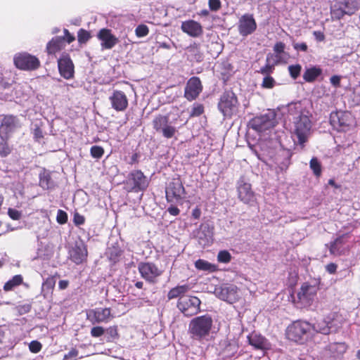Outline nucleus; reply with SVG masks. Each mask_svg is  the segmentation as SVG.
<instances>
[{
	"label": "nucleus",
	"mask_w": 360,
	"mask_h": 360,
	"mask_svg": "<svg viewBox=\"0 0 360 360\" xmlns=\"http://www.w3.org/2000/svg\"><path fill=\"white\" fill-rule=\"evenodd\" d=\"M213 319L211 315L206 314L192 319L188 324V333L193 340L199 342L210 340Z\"/></svg>",
	"instance_id": "nucleus-1"
},
{
	"label": "nucleus",
	"mask_w": 360,
	"mask_h": 360,
	"mask_svg": "<svg viewBox=\"0 0 360 360\" xmlns=\"http://www.w3.org/2000/svg\"><path fill=\"white\" fill-rule=\"evenodd\" d=\"M314 331L322 334H328L329 328L327 326H325L324 328H320L319 326H312L307 321H298L288 327L287 336L290 340L303 343L311 336Z\"/></svg>",
	"instance_id": "nucleus-2"
},
{
	"label": "nucleus",
	"mask_w": 360,
	"mask_h": 360,
	"mask_svg": "<svg viewBox=\"0 0 360 360\" xmlns=\"http://www.w3.org/2000/svg\"><path fill=\"white\" fill-rule=\"evenodd\" d=\"M186 191L180 176L172 178L165 187V198L169 203L182 204Z\"/></svg>",
	"instance_id": "nucleus-3"
},
{
	"label": "nucleus",
	"mask_w": 360,
	"mask_h": 360,
	"mask_svg": "<svg viewBox=\"0 0 360 360\" xmlns=\"http://www.w3.org/2000/svg\"><path fill=\"white\" fill-rule=\"evenodd\" d=\"M149 184L147 177L139 169L133 170L124 181V188L127 193H139L146 190Z\"/></svg>",
	"instance_id": "nucleus-4"
},
{
	"label": "nucleus",
	"mask_w": 360,
	"mask_h": 360,
	"mask_svg": "<svg viewBox=\"0 0 360 360\" xmlns=\"http://www.w3.org/2000/svg\"><path fill=\"white\" fill-rule=\"evenodd\" d=\"M200 300L193 295H188L178 299L176 307L186 316L196 315L200 311Z\"/></svg>",
	"instance_id": "nucleus-5"
},
{
	"label": "nucleus",
	"mask_w": 360,
	"mask_h": 360,
	"mask_svg": "<svg viewBox=\"0 0 360 360\" xmlns=\"http://www.w3.org/2000/svg\"><path fill=\"white\" fill-rule=\"evenodd\" d=\"M138 271L142 278L149 283H157L163 271L152 262H141L138 264Z\"/></svg>",
	"instance_id": "nucleus-6"
},
{
	"label": "nucleus",
	"mask_w": 360,
	"mask_h": 360,
	"mask_svg": "<svg viewBox=\"0 0 360 360\" xmlns=\"http://www.w3.org/2000/svg\"><path fill=\"white\" fill-rule=\"evenodd\" d=\"M276 114L275 112L269 111L251 120L249 124L257 131H264L273 128L276 124Z\"/></svg>",
	"instance_id": "nucleus-7"
},
{
	"label": "nucleus",
	"mask_w": 360,
	"mask_h": 360,
	"mask_svg": "<svg viewBox=\"0 0 360 360\" xmlns=\"http://www.w3.org/2000/svg\"><path fill=\"white\" fill-rule=\"evenodd\" d=\"M153 127L166 139L172 138L177 132L176 128L169 123L168 115H158L155 116L153 120Z\"/></svg>",
	"instance_id": "nucleus-8"
},
{
	"label": "nucleus",
	"mask_w": 360,
	"mask_h": 360,
	"mask_svg": "<svg viewBox=\"0 0 360 360\" xmlns=\"http://www.w3.org/2000/svg\"><path fill=\"white\" fill-rule=\"evenodd\" d=\"M238 99L233 91H225L221 96L218 103L219 110L224 117H230L237 110Z\"/></svg>",
	"instance_id": "nucleus-9"
},
{
	"label": "nucleus",
	"mask_w": 360,
	"mask_h": 360,
	"mask_svg": "<svg viewBox=\"0 0 360 360\" xmlns=\"http://www.w3.org/2000/svg\"><path fill=\"white\" fill-rule=\"evenodd\" d=\"M293 123L294 131L298 139V143L303 145L307 141V135L311 127V121L307 115L302 114L296 117Z\"/></svg>",
	"instance_id": "nucleus-10"
},
{
	"label": "nucleus",
	"mask_w": 360,
	"mask_h": 360,
	"mask_svg": "<svg viewBox=\"0 0 360 360\" xmlns=\"http://www.w3.org/2000/svg\"><path fill=\"white\" fill-rule=\"evenodd\" d=\"M13 61L15 67L22 70H34L40 66L38 58L25 52L16 54Z\"/></svg>",
	"instance_id": "nucleus-11"
},
{
	"label": "nucleus",
	"mask_w": 360,
	"mask_h": 360,
	"mask_svg": "<svg viewBox=\"0 0 360 360\" xmlns=\"http://www.w3.org/2000/svg\"><path fill=\"white\" fill-rule=\"evenodd\" d=\"M330 123L338 131H346L351 124V114L346 111L332 112L330 115Z\"/></svg>",
	"instance_id": "nucleus-12"
},
{
	"label": "nucleus",
	"mask_w": 360,
	"mask_h": 360,
	"mask_svg": "<svg viewBox=\"0 0 360 360\" xmlns=\"http://www.w3.org/2000/svg\"><path fill=\"white\" fill-rule=\"evenodd\" d=\"M317 288L315 285L303 283L297 292V301L294 300L300 304V307L309 306L316 295Z\"/></svg>",
	"instance_id": "nucleus-13"
},
{
	"label": "nucleus",
	"mask_w": 360,
	"mask_h": 360,
	"mask_svg": "<svg viewBox=\"0 0 360 360\" xmlns=\"http://www.w3.org/2000/svg\"><path fill=\"white\" fill-rule=\"evenodd\" d=\"M203 89L202 82L198 77L193 76L186 82L184 89V98L188 101L195 100Z\"/></svg>",
	"instance_id": "nucleus-14"
},
{
	"label": "nucleus",
	"mask_w": 360,
	"mask_h": 360,
	"mask_svg": "<svg viewBox=\"0 0 360 360\" xmlns=\"http://www.w3.org/2000/svg\"><path fill=\"white\" fill-rule=\"evenodd\" d=\"M58 71L61 77L70 79L75 75V65L68 53H63L58 60Z\"/></svg>",
	"instance_id": "nucleus-15"
},
{
	"label": "nucleus",
	"mask_w": 360,
	"mask_h": 360,
	"mask_svg": "<svg viewBox=\"0 0 360 360\" xmlns=\"http://www.w3.org/2000/svg\"><path fill=\"white\" fill-rule=\"evenodd\" d=\"M112 318L111 309L109 307H98L90 309L87 313V319L93 323H108Z\"/></svg>",
	"instance_id": "nucleus-16"
},
{
	"label": "nucleus",
	"mask_w": 360,
	"mask_h": 360,
	"mask_svg": "<svg viewBox=\"0 0 360 360\" xmlns=\"http://www.w3.org/2000/svg\"><path fill=\"white\" fill-rule=\"evenodd\" d=\"M97 38L101 41L102 49H112L119 42L118 38L108 28L101 29L97 34Z\"/></svg>",
	"instance_id": "nucleus-17"
},
{
	"label": "nucleus",
	"mask_w": 360,
	"mask_h": 360,
	"mask_svg": "<svg viewBox=\"0 0 360 360\" xmlns=\"http://www.w3.org/2000/svg\"><path fill=\"white\" fill-rule=\"evenodd\" d=\"M109 101L112 109L117 112L124 111L129 105L127 95L122 91L115 90L109 96Z\"/></svg>",
	"instance_id": "nucleus-18"
},
{
	"label": "nucleus",
	"mask_w": 360,
	"mask_h": 360,
	"mask_svg": "<svg viewBox=\"0 0 360 360\" xmlns=\"http://www.w3.org/2000/svg\"><path fill=\"white\" fill-rule=\"evenodd\" d=\"M249 345L252 347V350L258 352V354L255 355V358H259L260 356L264 354V351L269 348V343L267 340L257 333H252L249 336Z\"/></svg>",
	"instance_id": "nucleus-19"
},
{
	"label": "nucleus",
	"mask_w": 360,
	"mask_h": 360,
	"mask_svg": "<svg viewBox=\"0 0 360 360\" xmlns=\"http://www.w3.org/2000/svg\"><path fill=\"white\" fill-rule=\"evenodd\" d=\"M20 127L21 124L17 116L13 115H4L0 124V130L4 134L8 135Z\"/></svg>",
	"instance_id": "nucleus-20"
},
{
	"label": "nucleus",
	"mask_w": 360,
	"mask_h": 360,
	"mask_svg": "<svg viewBox=\"0 0 360 360\" xmlns=\"http://www.w3.org/2000/svg\"><path fill=\"white\" fill-rule=\"evenodd\" d=\"M181 31L191 37H198L203 33L201 24L194 20L183 21L181 25Z\"/></svg>",
	"instance_id": "nucleus-21"
},
{
	"label": "nucleus",
	"mask_w": 360,
	"mask_h": 360,
	"mask_svg": "<svg viewBox=\"0 0 360 360\" xmlns=\"http://www.w3.org/2000/svg\"><path fill=\"white\" fill-rule=\"evenodd\" d=\"M216 72L217 77L223 82L224 85H226L235 71L233 66L228 60H224L217 65Z\"/></svg>",
	"instance_id": "nucleus-22"
},
{
	"label": "nucleus",
	"mask_w": 360,
	"mask_h": 360,
	"mask_svg": "<svg viewBox=\"0 0 360 360\" xmlns=\"http://www.w3.org/2000/svg\"><path fill=\"white\" fill-rule=\"evenodd\" d=\"M70 259L76 264H81L86 261L88 251L84 243L76 244L70 251Z\"/></svg>",
	"instance_id": "nucleus-23"
},
{
	"label": "nucleus",
	"mask_w": 360,
	"mask_h": 360,
	"mask_svg": "<svg viewBox=\"0 0 360 360\" xmlns=\"http://www.w3.org/2000/svg\"><path fill=\"white\" fill-rule=\"evenodd\" d=\"M347 235H342L338 237L334 241L330 243L327 246L329 247L330 253L335 256H340L345 253L346 248L345 247L346 243Z\"/></svg>",
	"instance_id": "nucleus-24"
},
{
	"label": "nucleus",
	"mask_w": 360,
	"mask_h": 360,
	"mask_svg": "<svg viewBox=\"0 0 360 360\" xmlns=\"http://www.w3.org/2000/svg\"><path fill=\"white\" fill-rule=\"evenodd\" d=\"M191 289V287L188 284L178 285L169 290L167 295V299L172 300L176 298L186 297V294L189 292Z\"/></svg>",
	"instance_id": "nucleus-25"
},
{
	"label": "nucleus",
	"mask_w": 360,
	"mask_h": 360,
	"mask_svg": "<svg viewBox=\"0 0 360 360\" xmlns=\"http://www.w3.org/2000/svg\"><path fill=\"white\" fill-rule=\"evenodd\" d=\"M347 347L344 342H333L327 347L326 353L336 359L341 356L347 351Z\"/></svg>",
	"instance_id": "nucleus-26"
},
{
	"label": "nucleus",
	"mask_w": 360,
	"mask_h": 360,
	"mask_svg": "<svg viewBox=\"0 0 360 360\" xmlns=\"http://www.w3.org/2000/svg\"><path fill=\"white\" fill-rule=\"evenodd\" d=\"M65 47V39L61 37H55L46 44V52L49 55L56 54Z\"/></svg>",
	"instance_id": "nucleus-27"
},
{
	"label": "nucleus",
	"mask_w": 360,
	"mask_h": 360,
	"mask_svg": "<svg viewBox=\"0 0 360 360\" xmlns=\"http://www.w3.org/2000/svg\"><path fill=\"white\" fill-rule=\"evenodd\" d=\"M59 276L58 273H56L53 276H50L46 278L42 283L41 285V293H43L44 297H46L49 293L52 294L56 285V277Z\"/></svg>",
	"instance_id": "nucleus-28"
},
{
	"label": "nucleus",
	"mask_w": 360,
	"mask_h": 360,
	"mask_svg": "<svg viewBox=\"0 0 360 360\" xmlns=\"http://www.w3.org/2000/svg\"><path fill=\"white\" fill-rule=\"evenodd\" d=\"M195 267L199 271L213 273L218 271V266L215 264L210 263L205 259H198L194 263Z\"/></svg>",
	"instance_id": "nucleus-29"
},
{
	"label": "nucleus",
	"mask_w": 360,
	"mask_h": 360,
	"mask_svg": "<svg viewBox=\"0 0 360 360\" xmlns=\"http://www.w3.org/2000/svg\"><path fill=\"white\" fill-rule=\"evenodd\" d=\"M288 112V116L289 119L291 120L290 117L293 121L296 119V117H299L300 115H302V106L300 102L297 103H292L288 104L285 108Z\"/></svg>",
	"instance_id": "nucleus-30"
},
{
	"label": "nucleus",
	"mask_w": 360,
	"mask_h": 360,
	"mask_svg": "<svg viewBox=\"0 0 360 360\" xmlns=\"http://www.w3.org/2000/svg\"><path fill=\"white\" fill-rule=\"evenodd\" d=\"M322 73V70L319 67H311L306 69L303 78L306 82H312Z\"/></svg>",
	"instance_id": "nucleus-31"
},
{
	"label": "nucleus",
	"mask_w": 360,
	"mask_h": 360,
	"mask_svg": "<svg viewBox=\"0 0 360 360\" xmlns=\"http://www.w3.org/2000/svg\"><path fill=\"white\" fill-rule=\"evenodd\" d=\"M238 192L239 198L246 202L248 200V187L245 177H242L238 182Z\"/></svg>",
	"instance_id": "nucleus-32"
},
{
	"label": "nucleus",
	"mask_w": 360,
	"mask_h": 360,
	"mask_svg": "<svg viewBox=\"0 0 360 360\" xmlns=\"http://www.w3.org/2000/svg\"><path fill=\"white\" fill-rule=\"evenodd\" d=\"M22 281L23 278L21 275H15L4 284V290L6 292L11 291L14 288L21 285L22 283Z\"/></svg>",
	"instance_id": "nucleus-33"
},
{
	"label": "nucleus",
	"mask_w": 360,
	"mask_h": 360,
	"mask_svg": "<svg viewBox=\"0 0 360 360\" xmlns=\"http://www.w3.org/2000/svg\"><path fill=\"white\" fill-rule=\"evenodd\" d=\"M122 250L118 247H111L108 250V257L113 263L119 262L122 255Z\"/></svg>",
	"instance_id": "nucleus-34"
},
{
	"label": "nucleus",
	"mask_w": 360,
	"mask_h": 360,
	"mask_svg": "<svg viewBox=\"0 0 360 360\" xmlns=\"http://www.w3.org/2000/svg\"><path fill=\"white\" fill-rule=\"evenodd\" d=\"M285 45L284 43L279 41L277 42L274 46V51L276 53L274 56L275 64H278L283 61L282 53H284Z\"/></svg>",
	"instance_id": "nucleus-35"
},
{
	"label": "nucleus",
	"mask_w": 360,
	"mask_h": 360,
	"mask_svg": "<svg viewBox=\"0 0 360 360\" xmlns=\"http://www.w3.org/2000/svg\"><path fill=\"white\" fill-rule=\"evenodd\" d=\"M208 52L214 57H217L222 51L221 45L217 41H212L207 45Z\"/></svg>",
	"instance_id": "nucleus-36"
},
{
	"label": "nucleus",
	"mask_w": 360,
	"mask_h": 360,
	"mask_svg": "<svg viewBox=\"0 0 360 360\" xmlns=\"http://www.w3.org/2000/svg\"><path fill=\"white\" fill-rule=\"evenodd\" d=\"M309 167L316 177L321 175L322 167L321 162L316 158H312L309 162Z\"/></svg>",
	"instance_id": "nucleus-37"
},
{
	"label": "nucleus",
	"mask_w": 360,
	"mask_h": 360,
	"mask_svg": "<svg viewBox=\"0 0 360 360\" xmlns=\"http://www.w3.org/2000/svg\"><path fill=\"white\" fill-rule=\"evenodd\" d=\"M205 112L204 105L199 103H195L190 112L189 117H195L202 115Z\"/></svg>",
	"instance_id": "nucleus-38"
},
{
	"label": "nucleus",
	"mask_w": 360,
	"mask_h": 360,
	"mask_svg": "<svg viewBox=\"0 0 360 360\" xmlns=\"http://www.w3.org/2000/svg\"><path fill=\"white\" fill-rule=\"evenodd\" d=\"M91 37V33L81 28L77 32V40L79 44H86Z\"/></svg>",
	"instance_id": "nucleus-39"
},
{
	"label": "nucleus",
	"mask_w": 360,
	"mask_h": 360,
	"mask_svg": "<svg viewBox=\"0 0 360 360\" xmlns=\"http://www.w3.org/2000/svg\"><path fill=\"white\" fill-rule=\"evenodd\" d=\"M12 148L10 147L6 140L2 139L0 141V157L6 158L11 154Z\"/></svg>",
	"instance_id": "nucleus-40"
},
{
	"label": "nucleus",
	"mask_w": 360,
	"mask_h": 360,
	"mask_svg": "<svg viewBox=\"0 0 360 360\" xmlns=\"http://www.w3.org/2000/svg\"><path fill=\"white\" fill-rule=\"evenodd\" d=\"M217 260L221 263H229L231 260V255L227 250H221L217 255Z\"/></svg>",
	"instance_id": "nucleus-41"
},
{
	"label": "nucleus",
	"mask_w": 360,
	"mask_h": 360,
	"mask_svg": "<svg viewBox=\"0 0 360 360\" xmlns=\"http://www.w3.org/2000/svg\"><path fill=\"white\" fill-rule=\"evenodd\" d=\"M91 155L96 159H100L104 154V149L99 146H93L90 149Z\"/></svg>",
	"instance_id": "nucleus-42"
},
{
	"label": "nucleus",
	"mask_w": 360,
	"mask_h": 360,
	"mask_svg": "<svg viewBox=\"0 0 360 360\" xmlns=\"http://www.w3.org/2000/svg\"><path fill=\"white\" fill-rule=\"evenodd\" d=\"M149 33V29L147 25L141 24L138 25L135 29V34L138 37H144Z\"/></svg>",
	"instance_id": "nucleus-43"
},
{
	"label": "nucleus",
	"mask_w": 360,
	"mask_h": 360,
	"mask_svg": "<svg viewBox=\"0 0 360 360\" xmlns=\"http://www.w3.org/2000/svg\"><path fill=\"white\" fill-rule=\"evenodd\" d=\"M301 70L302 67L299 64L290 65L288 67L289 73L293 79L297 78L300 74Z\"/></svg>",
	"instance_id": "nucleus-44"
},
{
	"label": "nucleus",
	"mask_w": 360,
	"mask_h": 360,
	"mask_svg": "<svg viewBox=\"0 0 360 360\" xmlns=\"http://www.w3.org/2000/svg\"><path fill=\"white\" fill-rule=\"evenodd\" d=\"M68 219V214L62 210H58L57 212L56 221L59 224H65Z\"/></svg>",
	"instance_id": "nucleus-45"
},
{
	"label": "nucleus",
	"mask_w": 360,
	"mask_h": 360,
	"mask_svg": "<svg viewBox=\"0 0 360 360\" xmlns=\"http://www.w3.org/2000/svg\"><path fill=\"white\" fill-rule=\"evenodd\" d=\"M266 62H267V64L264 67L261 68V72L264 75H268L269 73H271L273 71L274 67L276 64H275L274 60V63L272 64H270V56H267Z\"/></svg>",
	"instance_id": "nucleus-46"
},
{
	"label": "nucleus",
	"mask_w": 360,
	"mask_h": 360,
	"mask_svg": "<svg viewBox=\"0 0 360 360\" xmlns=\"http://www.w3.org/2000/svg\"><path fill=\"white\" fill-rule=\"evenodd\" d=\"M275 80L273 77L266 75L264 77L262 86L266 89H271L275 85Z\"/></svg>",
	"instance_id": "nucleus-47"
},
{
	"label": "nucleus",
	"mask_w": 360,
	"mask_h": 360,
	"mask_svg": "<svg viewBox=\"0 0 360 360\" xmlns=\"http://www.w3.org/2000/svg\"><path fill=\"white\" fill-rule=\"evenodd\" d=\"M31 309L32 304L30 303H25L16 306V310L20 315L30 312Z\"/></svg>",
	"instance_id": "nucleus-48"
},
{
	"label": "nucleus",
	"mask_w": 360,
	"mask_h": 360,
	"mask_svg": "<svg viewBox=\"0 0 360 360\" xmlns=\"http://www.w3.org/2000/svg\"><path fill=\"white\" fill-rule=\"evenodd\" d=\"M42 345L37 340H32L29 345V349L32 353H38L41 350Z\"/></svg>",
	"instance_id": "nucleus-49"
},
{
	"label": "nucleus",
	"mask_w": 360,
	"mask_h": 360,
	"mask_svg": "<svg viewBox=\"0 0 360 360\" xmlns=\"http://www.w3.org/2000/svg\"><path fill=\"white\" fill-rule=\"evenodd\" d=\"M8 215L13 220H19L22 217V212L16 209L8 208Z\"/></svg>",
	"instance_id": "nucleus-50"
},
{
	"label": "nucleus",
	"mask_w": 360,
	"mask_h": 360,
	"mask_svg": "<svg viewBox=\"0 0 360 360\" xmlns=\"http://www.w3.org/2000/svg\"><path fill=\"white\" fill-rule=\"evenodd\" d=\"M240 32L243 36L248 35V15L245 14L243 16V21L241 22V24L240 25Z\"/></svg>",
	"instance_id": "nucleus-51"
},
{
	"label": "nucleus",
	"mask_w": 360,
	"mask_h": 360,
	"mask_svg": "<svg viewBox=\"0 0 360 360\" xmlns=\"http://www.w3.org/2000/svg\"><path fill=\"white\" fill-rule=\"evenodd\" d=\"M105 333V330L102 326H94L91 330V335L94 338H99Z\"/></svg>",
	"instance_id": "nucleus-52"
},
{
	"label": "nucleus",
	"mask_w": 360,
	"mask_h": 360,
	"mask_svg": "<svg viewBox=\"0 0 360 360\" xmlns=\"http://www.w3.org/2000/svg\"><path fill=\"white\" fill-rule=\"evenodd\" d=\"M209 8L212 11H217L221 8L220 0H209L208 1Z\"/></svg>",
	"instance_id": "nucleus-53"
},
{
	"label": "nucleus",
	"mask_w": 360,
	"mask_h": 360,
	"mask_svg": "<svg viewBox=\"0 0 360 360\" xmlns=\"http://www.w3.org/2000/svg\"><path fill=\"white\" fill-rule=\"evenodd\" d=\"M51 176L49 174H44L40 177L39 184L43 188H49L50 186Z\"/></svg>",
	"instance_id": "nucleus-54"
},
{
	"label": "nucleus",
	"mask_w": 360,
	"mask_h": 360,
	"mask_svg": "<svg viewBox=\"0 0 360 360\" xmlns=\"http://www.w3.org/2000/svg\"><path fill=\"white\" fill-rule=\"evenodd\" d=\"M73 222L76 226L82 225L85 222V218L79 213H75L73 217Z\"/></svg>",
	"instance_id": "nucleus-55"
},
{
	"label": "nucleus",
	"mask_w": 360,
	"mask_h": 360,
	"mask_svg": "<svg viewBox=\"0 0 360 360\" xmlns=\"http://www.w3.org/2000/svg\"><path fill=\"white\" fill-rule=\"evenodd\" d=\"M106 332L112 339H115L119 337L117 327L116 326H110L107 328Z\"/></svg>",
	"instance_id": "nucleus-56"
},
{
	"label": "nucleus",
	"mask_w": 360,
	"mask_h": 360,
	"mask_svg": "<svg viewBox=\"0 0 360 360\" xmlns=\"http://www.w3.org/2000/svg\"><path fill=\"white\" fill-rule=\"evenodd\" d=\"M78 355V351L76 349H72L68 354H65L63 360H73Z\"/></svg>",
	"instance_id": "nucleus-57"
},
{
	"label": "nucleus",
	"mask_w": 360,
	"mask_h": 360,
	"mask_svg": "<svg viewBox=\"0 0 360 360\" xmlns=\"http://www.w3.org/2000/svg\"><path fill=\"white\" fill-rule=\"evenodd\" d=\"M64 39H65V41H66L68 44H70L72 42H73L75 40V36H73L72 34H71L70 33V32L68 31V30L67 29H64Z\"/></svg>",
	"instance_id": "nucleus-58"
},
{
	"label": "nucleus",
	"mask_w": 360,
	"mask_h": 360,
	"mask_svg": "<svg viewBox=\"0 0 360 360\" xmlns=\"http://www.w3.org/2000/svg\"><path fill=\"white\" fill-rule=\"evenodd\" d=\"M341 77L338 75H333L330 77V81L331 84L335 87L340 86Z\"/></svg>",
	"instance_id": "nucleus-59"
},
{
	"label": "nucleus",
	"mask_w": 360,
	"mask_h": 360,
	"mask_svg": "<svg viewBox=\"0 0 360 360\" xmlns=\"http://www.w3.org/2000/svg\"><path fill=\"white\" fill-rule=\"evenodd\" d=\"M248 29H249V34L254 32L256 30L257 25L254 20V18L252 16L249 15V20H248Z\"/></svg>",
	"instance_id": "nucleus-60"
},
{
	"label": "nucleus",
	"mask_w": 360,
	"mask_h": 360,
	"mask_svg": "<svg viewBox=\"0 0 360 360\" xmlns=\"http://www.w3.org/2000/svg\"><path fill=\"white\" fill-rule=\"evenodd\" d=\"M293 48L297 51H307V45L306 43H296L293 44Z\"/></svg>",
	"instance_id": "nucleus-61"
},
{
	"label": "nucleus",
	"mask_w": 360,
	"mask_h": 360,
	"mask_svg": "<svg viewBox=\"0 0 360 360\" xmlns=\"http://www.w3.org/2000/svg\"><path fill=\"white\" fill-rule=\"evenodd\" d=\"M167 212L172 216H177L180 213V210L179 209L173 205H171L168 208H167Z\"/></svg>",
	"instance_id": "nucleus-62"
},
{
	"label": "nucleus",
	"mask_w": 360,
	"mask_h": 360,
	"mask_svg": "<svg viewBox=\"0 0 360 360\" xmlns=\"http://www.w3.org/2000/svg\"><path fill=\"white\" fill-rule=\"evenodd\" d=\"M33 134H34V138L35 139H37V140H39V139H42L44 137L42 130H41V129L39 127H37L34 129Z\"/></svg>",
	"instance_id": "nucleus-63"
},
{
	"label": "nucleus",
	"mask_w": 360,
	"mask_h": 360,
	"mask_svg": "<svg viewBox=\"0 0 360 360\" xmlns=\"http://www.w3.org/2000/svg\"><path fill=\"white\" fill-rule=\"evenodd\" d=\"M337 267L338 266L335 263H330L326 265V269L329 274H333L335 273Z\"/></svg>",
	"instance_id": "nucleus-64"
}]
</instances>
